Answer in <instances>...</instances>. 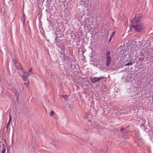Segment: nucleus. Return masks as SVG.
<instances>
[{
  "label": "nucleus",
  "instance_id": "f257e3e1",
  "mask_svg": "<svg viewBox=\"0 0 153 153\" xmlns=\"http://www.w3.org/2000/svg\"><path fill=\"white\" fill-rule=\"evenodd\" d=\"M142 15L141 14H137L131 21L132 24L130 25V29H143L144 25L140 22L142 19Z\"/></svg>",
  "mask_w": 153,
  "mask_h": 153
},
{
  "label": "nucleus",
  "instance_id": "f03ea898",
  "mask_svg": "<svg viewBox=\"0 0 153 153\" xmlns=\"http://www.w3.org/2000/svg\"><path fill=\"white\" fill-rule=\"evenodd\" d=\"M29 74L27 72L23 71L22 75L21 76V77L22 78L23 80L25 81H27L28 79V77L29 76Z\"/></svg>",
  "mask_w": 153,
  "mask_h": 153
},
{
  "label": "nucleus",
  "instance_id": "7ed1b4c3",
  "mask_svg": "<svg viewBox=\"0 0 153 153\" xmlns=\"http://www.w3.org/2000/svg\"><path fill=\"white\" fill-rule=\"evenodd\" d=\"M102 78H98L96 77H94L90 78L91 82L93 83H95L100 81Z\"/></svg>",
  "mask_w": 153,
  "mask_h": 153
},
{
  "label": "nucleus",
  "instance_id": "20e7f679",
  "mask_svg": "<svg viewBox=\"0 0 153 153\" xmlns=\"http://www.w3.org/2000/svg\"><path fill=\"white\" fill-rule=\"evenodd\" d=\"M106 65L107 66H108L109 65V64L110 63V62L111 61V58L110 57H106Z\"/></svg>",
  "mask_w": 153,
  "mask_h": 153
},
{
  "label": "nucleus",
  "instance_id": "39448f33",
  "mask_svg": "<svg viewBox=\"0 0 153 153\" xmlns=\"http://www.w3.org/2000/svg\"><path fill=\"white\" fill-rule=\"evenodd\" d=\"M17 67V68L19 70H23V68L21 66V65L19 64L18 63L17 64H16V65H15Z\"/></svg>",
  "mask_w": 153,
  "mask_h": 153
},
{
  "label": "nucleus",
  "instance_id": "423d86ee",
  "mask_svg": "<svg viewBox=\"0 0 153 153\" xmlns=\"http://www.w3.org/2000/svg\"><path fill=\"white\" fill-rule=\"evenodd\" d=\"M101 16L100 15H99L98 16H97L96 18V20L97 21H101L102 19L101 18Z\"/></svg>",
  "mask_w": 153,
  "mask_h": 153
},
{
  "label": "nucleus",
  "instance_id": "0eeeda50",
  "mask_svg": "<svg viewBox=\"0 0 153 153\" xmlns=\"http://www.w3.org/2000/svg\"><path fill=\"white\" fill-rule=\"evenodd\" d=\"M14 93L15 94V95L17 96V99H18V98L19 97V93L18 92V91L16 90H15L14 91Z\"/></svg>",
  "mask_w": 153,
  "mask_h": 153
},
{
  "label": "nucleus",
  "instance_id": "6e6552de",
  "mask_svg": "<svg viewBox=\"0 0 153 153\" xmlns=\"http://www.w3.org/2000/svg\"><path fill=\"white\" fill-rule=\"evenodd\" d=\"M111 53V52L110 51H108L106 53V57H110L109 56V54Z\"/></svg>",
  "mask_w": 153,
  "mask_h": 153
},
{
  "label": "nucleus",
  "instance_id": "1a4fd4ad",
  "mask_svg": "<svg viewBox=\"0 0 153 153\" xmlns=\"http://www.w3.org/2000/svg\"><path fill=\"white\" fill-rule=\"evenodd\" d=\"M14 62L15 65H16V64H17L18 62V60L17 59H15V60L14 61Z\"/></svg>",
  "mask_w": 153,
  "mask_h": 153
},
{
  "label": "nucleus",
  "instance_id": "9d476101",
  "mask_svg": "<svg viewBox=\"0 0 153 153\" xmlns=\"http://www.w3.org/2000/svg\"><path fill=\"white\" fill-rule=\"evenodd\" d=\"M81 2H84L86 4L88 2V0H80Z\"/></svg>",
  "mask_w": 153,
  "mask_h": 153
},
{
  "label": "nucleus",
  "instance_id": "9b49d317",
  "mask_svg": "<svg viewBox=\"0 0 153 153\" xmlns=\"http://www.w3.org/2000/svg\"><path fill=\"white\" fill-rule=\"evenodd\" d=\"M6 149L4 147H2L1 153H5Z\"/></svg>",
  "mask_w": 153,
  "mask_h": 153
},
{
  "label": "nucleus",
  "instance_id": "f8f14e48",
  "mask_svg": "<svg viewBox=\"0 0 153 153\" xmlns=\"http://www.w3.org/2000/svg\"><path fill=\"white\" fill-rule=\"evenodd\" d=\"M132 63L131 62H128V63H126V64L125 65L126 66H127V65H132Z\"/></svg>",
  "mask_w": 153,
  "mask_h": 153
},
{
  "label": "nucleus",
  "instance_id": "ddd939ff",
  "mask_svg": "<svg viewBox=\"0 0 153 153\" xmlns=\"http://www.w3.org/2000/svg\"><path fill=\"white\" fill-rule=\"evenodd\" d=\"M54 112L53 111H51V116H52L53 115H54Z\"/></svg>",
  "mask_w": 153,
  "mask_h": 153
},
{
  "label": "nucleus",
  "instance_id": "4468645a",
  "mask_svg": "<svg viewBox=\"0 0 153 153\" xmlns=\"http://www.w3.org/2000/svg\"><path fill=\"white\" fill-rule=\"evenodd\" d=\"M9 116L10 117V118H9V122H10V121L11 120V115L10 114H9Z\"/></svg>",
  "mask_w": 153,
  "mask_h": 153
},
{
  "label": "nucleus",
  "instance_id": "2eb2a0df",
  "mask_svg": "<svg viewBox=\"0 0 153 153\" xmlns=\"http://www.w3.org/2000/svg\"><path fill=\"white\" fill-rule=\"evenodd\" d=\"M135 32H140V29H135Z\"/></svg>",
  "mask_w": 153,
  "mask_h": 153
},
{
  "label": "nucleus",
  "instance_id": "dca6fc26",
  "mask_svg": "<svg viewBox=\"0 0 153 153\" xmlns=\"http://www.w3.org/2000/svg\"><path fill=\"white\" fill-rule=\"evenodd\" d=\"M113 37V36H111H111L110 37V38H109V41H111V39Z\"/></svg>",
  "mask_w": 153,
  "mask_h": 153
},
{
  "label": "nucleus",
  "instance_id": "f3484780",
  "mask_svg": "<svg viewBox=\"0 0 153 153\" xmlns=\"http://www.w3.org/2000/svg\"><path fill=\"white\" fill-rule=\"evenodd\" d=\"M32 68H30L29 69V72H31L32 71Z\"/></svg>",
  "mask_w": 153,
  "mask_h": 153
},
{
  "label": "nucleus",
  "instance_id": "a211bd4d",
  "mask_svg": "<svg viewBox=\"0 0 153 153\" xmlns=\"http://www.w3.org/2000/svg\"><path fill=\"white\" fill-rule=\"evenodd\" d=\"M115 33V31L113 32L112 33V34L111 35L112 36H113L114 35V34Z\"/></svg>",
  "mask_w": 153,
  "mask_h": 153
},
{
  "label": "nucleus",
  "instance_id": "6ab92c4d",
  "mask_svg": "<svg viewBox=\"0 0 153 153\" xmlns=\"http://www.w3.org/2000/svg\"><path fill=\"white\" fill-rule=\"evenodd\" d=\"M64 96V97L65 99H67V97L66 95H65V96Z\"/></svg>",
  "mask_w": 153,
  "mask_h": 153
},
{
  "label": "nucleus",
  "instance_id": "aec40b11",
  "mask_svg": "<svg viewBox=\"0 0 153 153\" xmlns=\"http://www.w3.org/2000/svg\"><path fill=\"white\" fill-rule=\"evenodd\" d=\"M124 130V129L123 128H122V129L121 130V132H122V131Z\"/></svg>",
  "mask_w": 153,
  "mask_h": 153
},
{
  "label": "nucleus",
  "instance_id": "412c9836",
  "mask_svg": "<svg viewBox=\"0 0 153 153\" xmlns=\"http://www.w3.org/2000/svg\"><path fill=\"white\" fill-rule=\"evenodd\" d=\"M10 123V122H9L8 123H7V126H8L9 125V124Z\"/></svg>",
  "mask_w": 153,
  "mask_h": 153
},
{
  "label": "nucleus",
  "instance_id": "4be33fe9",
  "mask_svg": "<svg viewBox=\"0 0 153 153\" xmlns=\"http://www.w3.org/2000/svg\"><path fill=\"white\" fill-rule=\"evenodd\" d=\"M53 26V25H51V28H53V26ZM52 29H53V28H52Z\"/></svg>",
  "mask_w": 153,
  "mask_h": 153
},
{
  "label": "nucleus",
  "instance_id": "5701e85b",
  "mask_svg": "<svg viewBox=\"0 0 153 153\" xmlns=\"http://www.w3.org/2000/svg\"><path fill=\"white\" fill-rule=\"evenodd\" d=\"M135 107V106H134V107Z\"/></svg>",
  "mask_w": 153,
  "mask_h": 153
},
{
  "label": "nucleus",
  "instance_id": "b1692460",
  "mask_svg": "<svg viewBox=\"0 0 153 153\" xmlns=\"http://www.w3.org/2000/svg\"><path fill=\"white\" fill-rule=\"evenodd\" d=\"M42 30H43V29H42Z\"/></svg>",
  "mask_w": 153,
  "mask_h": 153
},
{
  "label": "nucleus",
  "instance_id": "393cba45",
  "mask_svg": "<svg viewBox=\"0 0 153 153\" xmlns=\"http://www.w3.org/2000/svg\"><path fill=\"white\" fill-rule=\"evenodd\" d=\"M49 28H50V26H49Z\"/></svg>",
  "mask_w": 153,
  "mask_h": 153
},
{
  "label": "nucleus",
  "instance_id": "a878e982",
  "mask_svg": "<svg viewBox=\"0 0 153 153\" xmlns=\"http://www.w3.org/2000/svg\"><path fill=\"white\" fill-rule=\"evenodd\" d=\"M23 16H24V14H23Z\"/></svg>",
  "mask_w": 153,
  "mask_h": 153
},
{
  "label": "nucleus",
  "instance_id": "bb28decb",
  "mask_svg": "<svg viewBox=\"0 0 153 153\" xmlns=\"http://www.w3.org/2000/svg\"><path fill=\"white\" fill-rule=\"evenodd\" d=\"M23 16H24V14H23Z\"/></svg>",
  "mask_w": 153,
  "mask_h": 153
}]
</instances>
